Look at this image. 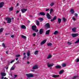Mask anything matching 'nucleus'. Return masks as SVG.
<instances>
[{
    "label": "nucleus",
    "instance_id": "f257e3e1",
    "mask_svg": "<svg viewBox=\"0 0 79 79\" xmlns=\"http://www.w3.org/2000/svg\"><path fill=\"white\" fill-rule=\"evenodd\" d=\"M26 76L27 77L30 78V77H34V75H32V74L31 73H28L26 74Z\"/></svg>",
    "mask_w": 79,
    "mask_h": 79
},
{
    "label": "nucleus",
    "instance_id": "f03ea898",
    "mask_svg": "<svg viewBox=\"0 0 79 79\" xmlns=\"http://www.w3.org/2000/svg\"><path fill=\"white\" fill-rule=\"evenodd\" d=\"M6 21H7V23H11V18H6Z\"/></svg>",
    "mask_w": 79,
    "mask_h": 79
},
{
    "label": "nucleus",
    "instance_id": "7ed1b4c3",
    "mask_svg": "<svg viewBox=\"0 0 79 79\" xmlns=\"http://www.w3.org/2000/svg\"><path fill=\"white\" fill-rule=\"evenodd\" d=\"M79 35V34L77 33H73L72 34V36L73 38L74 37H77Z\"/></svg>",
    "mask_w": 79,
    "mask_h": 79
},
{
    "label": "nucleus",
    "instance_id": "20e7f679",
    "mask_svg": "<svg viewBox=\"0 0 79 79\" xmlns=\"http://www.w3.org/2000/svg\"><path fill=\"white\" fill-rule=\"evenodd\" d=\"M45 27H46L48 29L50 28V23H47L45 25Z\"/></svg>",
    "mask_w": 79,
    "mask_h": 79
},
{
    "label": "nucleus",
    "instance_id": "39448f33",
    "mask_svg": "<svg viewBox=\"0 0 79 79\" xmlns=\"http://www.w3.org/2000/svg\"><path fill=\"white\" fill-rule=\"evenodd\" d=\"M46 16L48 19H52V18L50 17V15L49 13H47L46 15Z\"/></svg>",
    "mask_w": 79,
    "mask_h": 79
},
{
    "label": "nucleus",
    "instance_id": "423d86ee",
    "mask_svg": "<svg viewBox=\"0 0 79 79\" xmlns=\"http://www.w3.org/2000/svg\"><path fill=\"white\" fill-rule=\"evenodd\" d=\"M4 3L3 2H0V8H2L3 7V5H4Z\"/></svg>",
    "mask_w": 79,
    "mask_h": 79
},
{
    "label": "nucleus",
    "instance_id": "0eeeda50",
    "mask_svg": "<svg viewBox=\"0 0 79 79\" xmlns=\"http://www.w3.org/2000/svg\"><path fill=\"white\" fill-rule=\"evenodd\" d=\"M36 28L37 27L35 25H33L32 26V29L33 31H35Z\"/></svg>",
    "mask_w": 79,
    "mask_h": 79
},
{
    "label": "nucleus",
    "instance_id": "6e6552de",
    "mask_svg": "<svg viewBox=\"0 0 79 79\" xmlns=\"http://www.w3.org/2000/svg\"><path fill=\"white\" fill-rule=\"evenodd\" d=\"M27 9H21V11L23 13H24L26 11H27Z\"/></svg>",
    "mask_w": 79,
    "mask_h": 79
},
{
    "label": "nucleus",
    "instance_id": "1a4fd4ad",
    "mask_svg": "<svg viewBox=\"0 0 79 79\" xmlns=\"http://www.w3.org/2000/svg\"><path fill=\"white\" fill-rule=\"evenodd\" d=\"M39 15H41V16H45V14L44 12H40V13L38 14Z\"/></svg>",
    "mask_w": 79,
    "mask_h": 79
},
{
    "label": "nucleus",
    "instance_id": "9d476101",
    "mask_svg": "<svg viewBox=\"0 0 79 79\" xmlns=\"http://www.w3.org/2000/svg\"><path fill=\"white\" fill-rule=\"evenodd\" d=\"M40 34H42V33L44 32V30L43 29H40Z\"/></svg>",
    "mask_w": 79,
    "mask_h": 79
},
{
    "label": "nucleus",
    "instance_id": "9b49d317",
    "mask_svg": "<svg viewBox=\"0 0 79 79\" xmlns=\"http://www.w3.org/2000/svg\"><path fill=\"white\" fill-rule=\"evenodd\" d=\"M56 16H55L52 19H51V22H53L55 20H56Z\"/></svg>",
    "mask_w": 79,
    "mask_h": 79
},
{
    "label": "nucleus",
    "instance_id": "f8f14e48",
    "mask_svg": "<svg viewBox=\"0 0 79 79\" xmlns=\"http://www.w3.org/2000/svg\"><path fill=\"white\" fill-rule=\"evenodd\" d=\"M46 42H47V40H44L41 43V45H43V44H45V43H46Z\"/></svg>",
    "mask_w": 79,
    "mask_h": 79
},
{
    "label": "nucleus",
    "instance_id": "ddd939ff",
    "mask_svg": "<svg viewBox=\"0 0 79 79\" xmlns=\"http://www.w3.org/2000/svg\"><path fill=\"white\" fill-rule=\"evenodd\" d=\"M59 76H60V75H54L52 76V77L54 78H56V77H58Z\"/></svg>",
    "mask_w": 79,
    "mask_h": 79
},
{
    "label": "nucleus",
    "instance_id": "4468645a",
    "mask_svg": "<svg viewBox=\"0 0 79 79\" xmlns=\"http://www.w3.org/2000/svg\"><path fill=\"white\" fill-rule=\"evenodd\" d=\"M50 30L47 31H46V35H49V34H50Z\"/></svg>",
    "mask_w": 79,
    "mask_h": 79
},
{
    "label": "nucleus",
    "instance_id": "2eb2a0df",
    "mask_svg": "<svg viewBox=\"0 0 79 79\" xmlns=\"http://www.w3.org/2000/svg\"><path fill=\"white\" fill-rule=\"evenodd\" d=\"M38 68V66L37 65H34L32 68L33 69H36Z\"/></svg>",
    "mask_w": 79,
    "mask_h": 79
},
{
    "label": "nucleus",
    "instance_id": "dca6fc26",
    "mask_svg": "<svg viewBox=\"0 0 79 79\" xmlns=\"http://www.w3.org/2000/svg\"><path fill=\"white\" fill-rule=\"evenodd\" d=\"M47 65L48 67L50 68V67H51V66H53V64H49V63H47Z\"/></svg>",
    "mask_w": 79,
    "mask_h": 79
},
{
    "label": "nucleus",
    "instance_id": "f3484780",
    "mask_svg": "<svg viewBox=\"0 0 79 79\" xmlns=\"http://www.w3.org/2000/svg\"><path fill=\"white\" fill-rule=\"evenodd\" d=\"M21 29H26V27L24 25H22L21 26Z\"/></svg>",
    "mask_w": 79,
    "mask_h": 79
},
{
    "label": "nucleus",
    "instance_id": "a211bd4d",
    "mask_svg": "<svg viewBox=\"0 0 79 79\" xmlns=\"http://www.w3.org/2000/svg\"><path fill=\"white\" fill-rule=\"evenodd\" d=\"M72 30L73 32H76V27H74V28H73L72 29Z\"/></svg>",
    "mask_w": 79,
    "mask_h": 79
},
{
    "label": "nucleus",
    "instance_id": "6ab92c4d",
    "mask_svg": "<svg viewBox=\"0 0 79 79\" xmlns=\"http://www.w3.org/2000/svg\"><path fill=\"white\" fill-rule=\"evenodd\" d=\"M61 66L59 65H57L55 66V68L56 69H60V68H61Z\"/></svg>",
    "mask_w": 79,
    "mask_h": 79
},
{
    "label": "nucleus",
    "instance_id": "aec40b11",
    "mask_svg": "<svg viewBox=\"0 0 79 79\" xmlns=\"http://www.w3.org/2000/svg\"><path fill=\"white\" fill-rule=\"evenodd\" d=\"M61 23V19L60 18L58 19L57 23L60 24Z\"/></svg>",
    "mask_w": 79,
    "mask_h": 79
},
{
    "label": "nucleus",
    "instance_id": "412c9836",
    "mask_svg": "<svg viewBox=\"0 0 79 79\" xmlns=\"http://www.w3.org/2000/svg\"><path fill=\"white\" fill-rule=\"evenodd\" d=\"M1 74L2 76H6V73H1Z\"/></svg>",
    "mask_w": 79,
    "mask_h": 79
},
{
    "label": "nucleus",
    "instance_id": "4be33fe9",
    "mask_svg": "<svg viewBox=\"0 0 79 79\" xmlns=\"http://www.w3.org/2000/svg\"><path fill=\"white\" fill-rule=\"evenodd\" d=\"M52 57V55L50 54H49V55H48V57H47V59H49L50 58H51Z\"/></svg>",
    "mask_w": 79,
    "mask_h": 79
},
{
    "label": "nucleus",
    "instance_id": "5701e85b",
    "mask_svg": "<svg viewBox=\"0 0 79 79\" xmlns=\"http://www.w3.org/2000/svg\"><path fill=\"white\" fill-rule=\"evenodd\" d=\"M70 12L72 13V14H73L74 13V10L73 9H71L70 10Z\"/></svg>",
    "mask_w": 79,
    "mask_h": 79
},
{
    "label": "nucleus",
    "instance_id": "b1692460",
    "mask_svg": "<svg viewBox=\"0 0 79 79\" xmlns=\"http://www.w3.org/2000/svg\"><path fill=\"white\" fill-rule=\"evenodd\" d=\"M39 20H40V22H42V21H44V19L42 18H39Z\"/></svg>",
    "mask_w": 79,
    "mask_h": 79
},
{
    "label": "nucleus",
    "instance_id": "393cba45",
    "mask_svg": "<svg viewBox=\"0 0 79 79\" xmlns=\"http://www.w3.org/2000/svg\"><path fill=\"white\" fill-rule=\"evenodd\" d=\"M63 73H64V70L63 69V70H61L59 72V74H61Z\"/></svg>",
    "mask_w": 79,
    "mask_h": 79
},
{
    "label": "nucleus",
    "instance_id": "a878e982",
    "mask_svg": "<svg viewBox=\"0 0 79 79\" xmlns=\"http://www.w3.org/2000/svg\"><path fill=\"white\" fill-rule=\"evenodd\" d=\"M36 25H37V26H39L40 25V22L38 20H36Z\"/></svg>",
    "mask_w": 79,
    "mask_h": 79
},
{
    "label": "nucleus",
    "instance_id": "bb28decb",
    "mask_svg": "<svg viewBox=\"0 0 79 79\" xmlns=\"http://www.w3.org/2000/svg\"><path fill=\"white\" fill-rule=\"evenodd\" d=\"M59 33V32L58 31H56L54 32V34L55 35H56V34H57L58 33Z\"/></svg>",
    "mask_w": 79,
    "mask_h": 79
},
{
    "label": "nucleus",
    "instance_id": "cd10ccee",
    "mask_svg": "<svg viewBox=\"0 0 79 79\" xmlns=\"http://www.w3.org/2000/svg\"><path fill=\"white\" fill-rule=\"evenodd\" d=\"M4 30L3 28H1L0 29V33H1V32H3V31Z\"/></svg>",
    "mask_w": 79,
    "mask_h": 79
},
{
    "label": "nucleus",
    "instance_id": "c85d7f7f",
    "mask_svg": "<svg viewBox=\"0 0 79 79\" xmlns=\"http://www.w3.org/2000/svg\"><path fill=\"white\" fill-rule=\"evenodd\" d=\"M53 11V9L51 8L50 9V12H49L50 14H51L52 12Z\"/></svg>",
    "mask_w": 79,
    "mask_h": 79
},
{
    "label": "nucleus",
    "instance_id": "c756f323",
    "mask_svg": "<svg viewBox=\"0 0 79 79\" xmlns=\"http://www.w3.org/2000/svg\"><path fill=\"white\" fill-rule=\"evenodd\" d=\"M47 45L48 46H52V43H48L47 44Z\"/></svg>",
    "mask_w": 79,
    "mask_h": 79
},
{
    "label": "nucleus",
    "instance_id": "7c9ffc66",
    "mask_svg": "<svg viewBox=\"0 0 79 79\" xmlns=\"http://www.w3.org/2000/svg\"><path fill=\"white\" fill-rule=\"evenodd\" d=\"M62 66L63 67H66V64L65 63L63 64Z\"/></svg>",
    "mask_w": 79,
    "mask_h": 79
},
{
    "label": "nucleus",
    "instance_id": "2f4dec72",
    "mask_svg": "<svg viewBox=\"0 0 79 79\" xmlns=\"http://www.w3.org/2000/svg\"><path fill=\"white\" fill-rule=\"evenodd\" d=\"M38 53H39V51H36L34 52V53L35 55H37Z\"/></svg>",
    "mask_w": 79,
    "mask_h": 79
},
{
    "label": "nucleus",
    "instance_id": "473e14b6",
    "mask_svg": "<svg viewBox=\"0 0 79 79\" xmlns=\"http://www.w3.org/2000/svg\"><path fill=\"white\" fill-rule=\"evenodd\" d=\"M2 46L4 47V48H6V46H5V43H2Z\"/></svg>",
    "mask_w": 79,
    "mask_h": 79
},
{
    "label": "nucleus",
    "instance_id": "72a5a7b5",
    "mask_svg": "<svg viewBox=\"0 0 79 79\" xmlns=\"http://www.w3.org/2000/svg\"><path fill=\"white\" fill-rule=\"evenodd\" d=\"M21 37L22 38H23V39H26V36H24V35H22Z\"/></svg>",
    "mask_w": 79,
    "mask_h": 79
},
{
    "label": "nucleus",
    "instance_id": "f704fd0d",
    "mask_svg": "<svg viewBox=\"0 0 79 79\" xmlns=\"http://www.w3.org/2000/svg\"><path fill=\"white\" fill-rule=\"evenodd\" d=\"M13 10V7H10L9 8V10L10 11H11L12 10Z\"/></svg>",
    "mask_w": 79,
    "mask_h": 79
},
{
    "label": "nucleus",
    "instance_id": "c9c22d12",
    "mask_svg": "<svg viewBox=\"0 0 79 79\" xmlns=\"http://www.w3.org/2000/svg\"><path fill=\"white\" fill-rule=\"evenodd\" d=\"M75 44H78L79 43V38H78L77 40L75 42Z\"/></svg>",
    "mask_w": 79,
    "mask_h": 79
},
{
    "label": "nucleus",
    "instance_id": "e433bc0d",
    "mask_svg": "<svg viewBox=\"0 0 79 79\" xmlns=\"http://www.w3.org/2000/svg\"><path fill=\"white\" fill-rule=\"evenodd\" d=\"M53 5H54V3L53 2H52L50 4V6H52Z\"/></svg>",
    "mask_w": 79,
    "mask_h": 79
},
{
    "label": "nucleus",
    "instance_id": "4c0bfd02",
    "mask_svg": "<svg viewBox=\"0 0 79 79\" xmlns=\"http://www.w3.org/2000/svg\"><path fill=\"white\" fill-rule=\"evenodd\" d=\"M27 55L28 56H30V52H27Z\"/></svg>",
    "mask_w": 79,
    "mask_h": 79
},
{
    "label": "nucleus",
    "instance_id": "58836bf2",
    "mask_svg": "<svg viewBox=\"0 0 79 79\" xmlns=\"http://www.w3.org/2000/svg\"><path fill=\"white\" fill-rule=\"evenodd\" d=\"M63 20L64 22H66V21H67V20L66 19H65V18H63Z\"/></svg>",
    "mask_w": 79,
    "mask_h": 79
},
{
    "label": "nucleus",
    "instance_id": "ea45409f",
    "mask_svg": "<svg viewBox=\"0 0 79 79\" xmlns=\"http://www.w3.org/2000/svg\"><path fill=\"white\" fill-rule=\"evenodd\" d=\"M75 16L76 17V18L77 17V16H78V14L77 13H75Z\"/></svg>",
    "mask_w": 79,
    "mask_h": 79
},
{
    "label": "nucleus",
    "instance_id": "a19ab883",
    "mask_svg": "<svg viewBox=\"0 0 79 79\" xmlns=\"http://www.w3.org/2000/svg\"><path fill=\"white\" fill-rule=\"evenodd\" d=\"M77 76H75L74 77H73L72 78V79H76V78H77Z\"/></svg>",
    "mask_w": 79,
    "mask_h": 79
},
{
    "label": "nucleus",
    "instance_id": "79ce46f5",
    "mask_svg": "<svg viewBox=\"0 0 79 79\" xmlns=\"http://www.w3.org/2000/svg\"><path fill=\"white\" fill-rule=\"evenodd\" d=\"M33 35L34 37L35 36V35H36V33H33Z\"/></svg>",
    "mask_w": 79,
    "mask_h": 79
},
{
    "label": "nucleus",
    "instance_id": "37998d69",
    "mask_svg": "<svg viewBox=\"0 0 79 79\" xmlns=\"http://www.w3.org/2000/svg\"><path fill=\"white\" fill-rule=\"evenodd\" d=\"M15 67H12L11 68V69L12 70H14V69H15Z\"/></svg>",
    "mask_w": 79,
    "mask_h": 79
},
{
    "label": "nucleus",
    "instance_id": "c03bdc74",
    "mask_svg": "<svg viewBox=\"0 0 79 79\" xmlns=\"http://www.w3.org/2000/svg\"><path fill=\"white\" fill-rule=\"evenodd\" d=\"M20 56V55H17L15 56L16 57H19Z\"/></svg>",
    "mask_w": 79,
    "mask_h": 79
},
{
    "label": "nucleus",
    "instance_id": "a18cd8bd",
    "mask_svg": "<svg viewBox=\"0 0 79 79\" xmlns=\"http://www.w3.org/2000/svg\"><path fill=\"white\" fill-rule=\"evenodd\" d=\"M14 61H15V60H12L10 62V63L11 64L13 63V62H14Z\"/></svg>",
    "mask_w": 79,
    "mask_h": 79
},
{
    "label": "nucleus",
    "instance_id": "49530a36",
    "mask_svg": "<svg viewBox=\"0 0 79 79\" xmlns=\"http://www.w3.org/2000/svg\"><path fill=\"white\" fill-rule=\"evenodd\" d=\"M72 19H73V21H76V19L75 18H74V17H73L72 18Z\"/></svg>",
    "mask_w": 79,
    "mask_h": 79
},
{
    "label": "nucleus",
    "instance_id": "de8ad7c7",
    "mask_svg": "<svg viewBox=\"0 0 79 79\" xmlns=\"http://www.w3.org/2000/svg\"><path fill=\"white\" fill-rule=\"evenodd\" d=\"M49 10H50V9H46V11H49Z\"/></svg>",
    "mask_w": 79,
    "mask_h": 79
},
{
    "label": "nucleus",
    "instance_id": "09e8293b",
    "mask_svg": "<svg viewBox=\"0 0 79 79\" xmlns=\"http://www.w3.org/2000/svg\"><path fill=\"white\" fill-rule=\"evenodd\" d=\"M76 62H79V59H77V61Z\"/></svg>",
    "mask_w": 79,
    "mask_h": 79
},
{
    "label": "nucleus",
    "instance_id": "8fccbe9b",
    "mask_svg": "<svg viewBox=\"0 0 79 79\" xmlns=\"http://www.w3.org/2000/svg\"><path fill=\"white\" fill-rule=\"evenodd\" d=\"M68 44H69V45H71L72 44L69 42H68Z\"/></svg>",
    "mask_w": 79,
    "mask_h": 79
},
{
    "label": "nucleus",
    "instance_id": "3c124183",
    "mask_svg": "<svg viewBox=\"0 0 79 79\" xmlns=\"http://www.w3.org/2000/svg\"><path fill=\"white\" fill-rule=\"evenodd\" d=\"M11 37L12 38H13V37H14V35H11Z\"/></svg>",
    "mask_w": 79,
    "mask_h": 79
},
{
    "label": "nucleus",
    "instance_id": "603ef678",
    "mask_svg": "<svg viewBox=\"0 0 79 79\" xmlns=\"http://www.w3.org/2000/svg\"><path fill=\"white\" fill-rule=\"evenodd\" d=\"M14 76H15V77H16L18 76V75H15Z\"/></svg>",
    "mask_w": 79,
    "mask_h": 79
},
{
    "label": "nucleus",
    "instance_id": "864d4df0",
    "mask_svg": "<svg viewBox=\"0 0 79 79\" xmlns=\"http://www.w3.org/2000/svg\"><path fill=\"white\" fill-rule=\"evenodd\" d=\"M19 10H17L16 13H15V14H17L18 13H19Z\"/></svg>",
    "mask_w": 79,
    "mask_h": 79
},
{
    "label": "nucleus",
    "instance_id": "5fc2aeb1",
    "mask_svg": "<svg viewBox=\"0 0 79 79\" xmlns=\"http://www.w3.org/2000/svg\"><path fill=\"white\" fill-rule=\"evenodd\" d=\"M35 32H38L39 31V30H36V29H35Z\"/></svg>",
    "mask_w": 79,
    "mask_h": 79
},
{
    "label": "nucleus",
    "instance_id": "6e6d98bb",
    "mask_svg": "<svg viewBox=\"0 0 79 79\" xmlns=\"http://www.w3.org/2000/svg\"><path fill=\"white\" fill-rule=\"evenodd\" d=\"M6 69L7 70H8V66L7 65V67L6 68Z\"/></svg>",
    "mask_w": 79,
    "mask_h": 79
},
{
    "label": "nucleus",
    "instance_id": "4d7b16f0",
    "mask_svg": "<svg viewBox=\"0 0 79 79\" xmlns=\"http://www.w3.org/2000/svg\"><path fill=\"white\" fill-rule=\"evenodd\" d=\"M19 61H17V62H16V64H19Z\"/></svg>",
    "mask_w": 79,
    "mask_h": 79
},
{
    "label": "nucleus",
    "instance_id": "13d9d810",
    "mask_svg": "<svg viewBox=\"0 0 79 79\" xmlns=\"http://www.w3.org/2000/svg\"><path fill=\"white\" fill-rule=\"evenodd\" d=\"M4 77H1V79H4Z\"/></svg>",
    "mask_w": 79,
    "mask_h": 79
},
{
    "label": "nucleus",
    "instance_id": "bf43d9fd",
    "mask_svg": "<svg viewBox=\"0 0 79 79\" xmlns=\"http://www.w3.org/2000/svg\"><path fill=\"white\" fill-rule=\"evenodd\" d=\"M26 56H24V57H23V59H25V58H26Z\"/></svg>",
    "mask_w": 79,
    "mask_h": 79
},
{
    "label": "nucleus",
    "instance_id": "052dcab7",
    "mask_svg": "<svg viewBox=\"0 0 79 79\" xmlns=\"http://www.w3.org/2000/svg\"><path fill=\"white\" fill-rule=\"evenodd\" d=\"M26 53L24 52V53H23V55L24 56V55H26Z\"/></svg>",
    "mask_w": 79,
    "mask_h": 79
},
{
    "label": "nucleus",
    "instance_id": "680f3d73",
    "mask_svg": "<svg viewBox=\"0 0 79 79\" xmlns=\"http://www.w3.org/2000/svg\"><path fill=\"white\" fill-rule=\"evenodd\" d=\"M16 6H19V3H17V5H16Z\"/></svg>",
    "mask_w": 79,
    "mask_h": 79
},
{
    "label": "nucleus",
    "instance_id": "e2e57ef3",
    "mask_svg": "<svg viewBox=\"0 0 79 79\" xmlns=\"http://www.w3.org/2000/svg\"><path fill=\"white\" fill-rule=\"evenodd\" d=\"M6 53L7 54H8V51H6Z\"/></svg>",
    "mask_w": 79,
    "mask_h": 79
},
{
    "label": "nucleus",
    "instance_id": "0e129e2a",
    "mask_svg": "<svg viewBox=\"0 0 79 79\" xmlns=\"http://www.w3.org/2000/svg\"><path fill=\"white\" fill-rule=\"evenodd\" d=\"M29 63H30V62H29V61L27 62V64H29Z\"/></svg>",
    "mask_w": 79,
    "mask_h": 79
},
{
    "label": "nucleus",
    "instance_id": "69168bd1",
    "mask_svg": "<svg viewBox=\"0 0 79 79\" xmlns=\"http://www.w3.org/2000/svg\"><path fill=\"white\" fill-rule=\"evenodd\" d=\"M15 60H18V58H16L15 59Z\"/></svg>",
    "mask_w": 79,
    "mask_h": 79
},
{
    "label": "nucleus",
    "instance_id": "338daca9",
    "mask_svg": "<svg viewBox=\"0 0 79 79\" xmlns=\"http://www.w3.org/2000/svg\"><path fill=\"white\" fill-rule=\"evenodd\" d=\"M4 79H8V78H6V77H5L4 78Z\"/></svg>",
    "mask_w": 79,
    "mask_h": 79
},
{
    "label": "nucleus",
    "instance_id": "774afa93",
    "mask_svg": "<svg viewBox=\"0 0 79 79\" xmlns=\"http://www.w3.org/2000/svg\"><path fill=\"white\" fill-rule=\"evenodd\" d=\"M5 35H8V33H6L5 34Z\"/></svg>",
    "mask_w": 79,
    "mask_h": 79
}]
</instances>
